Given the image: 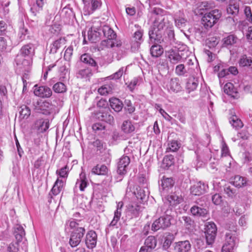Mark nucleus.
Listing matches in <instances>:
<instances>
[{
  "label": "nucleus",
  "instance_id": "1",
  "mask_svg": "<svg viewBox=\"0 0 252 252\" xmlns=\"http://www.w3.org/2000/svg\"><path fill=\"white\" fill-rule=\"evenodd\" d=\"M168 20L162 15H158L156 18L153 25L151 27L149 35L150 40L156 43H161L163 42L162 38V30L167 26Z\"/></svg>",
  "mask_w": 252,
  "mask_h": 252
},
{
  "label": "nucleus",
  "instance_id": "2",
  "mask_svg": "<svg viewBox=\"0 0 252 252\" xmlns=\"http://www.w3.org/2000/svg\"><path fill=\"white\" fill-rule=\"evenodd\" d=\"M73 229L70 235L69 244L72 247L77 246L85 233V229L74 220H68L65 224V231H69Z\"/></svg>",
  "mask_w": 252,
  "mask_h": 252
},
{
  "label": "nucleus",
  "instance_id": "3",
  "mask_svg": "<svg viewBox=\"0 0 252 252\" xmlns=\"http://www.w3.org/2000/svg\"><path fill=\"white\" fill-rule=\"evenodd\" d=\"M171 209H167L165 212V215L156 220L153 223L151 229L157 231L160 229H164L171 225V220L172 217L171 215Z\"/></svg>",
  "mask_w": 252,
  "mask_h": 252
},
{
  "label": "nucleus",
  "instance_id": "4",
  "mask_svg": "<svg viewBox=\"0 0 252 252\" xmlns=\"http://www.w3.org/2000/svg\"><path fill=\"white\" fill-rule=\"evenodd\" d=\"M221 16V12L218 9H214L206 13L202 18V23L206 28H212Z\"/></svg>",
  "mask_w": 252,
  "mask_h": 252
},
{
  "label": "nucleus",
  "instance_id": "5",
  "mask_svg": "<svg viewBox=\"0 0 252 252\" xmlns=\"http://www.w3.org/2000/svg\"><path fill=\"white\" fill-rule=\"evenodd\" d=\"M21 55L16 56L15 61L17 65H26L29 64V62L26 59H23L22 57H32L34 54V48L33 45L32 44H28L23 46L20 50Z\"/></svg>",
  "mask_w": 252,
  "mask_h": 252
},
{
  "label": "nucleus",
  "instance_id": "6",
  "mask_svg": "<svg viewBox=\"0 0 252 252\" xmlns=\"http://www.w3.org/2000/svg\"><path fill=\"white\" fill-rule=\"evenodd\" d=\"M34 109L37 113L50 115L55 110V106L46 100H37L33 103Z\"/></svg>",
  "mask_w": 252,
  "mask_h": 252
},
{
  "label": "nucleus",
  "instance_id": "7",
  "mask_svg": "<svg viewBox=\"0 0 252 252\" xmlns=\"http://www.w3.org/2000/svg\"><path fill=\"white\" fill-rule=\"evenodd\" d=\"M237 233L226 232L225 234V242L222 248L221 252H232L238 239L237 237Z\"/></svg>",
  "mask_w": 252,
  "mask_h": 252
},
{
  "label": "nucleus",
  "instance_id": "8",
  "mask_svg": "<svg viewBox=\"0 0 252 252\" xmlns=\"http://www.w3.org/2000/svg\"><path fill=\"white\" fill-rule=\"evenodd\" d=\"M217 230L216 225L214 222H209L206 225L205 236L207 245H212L214 242Z\"/></svg>",
  "mask_w": 252,
  "mask_h": 252
},
{
  "label": "nucleus",
  "instance_id": "9",
  "mask_svg": "<svg viewBox=\"0 0 252 252\" xmlns=\"http://www.w3.org/2000/svg\"><path fill=\"white\" fill-rule=\"evenodd\" d=\"M163 87L169 92L178 93L182 89L180 80L178 78L165 79Z\"/></svg>",
  "mask_w": 252,
  "mask_h": 252
},
{
  "label": "nucleus",
  "instance_id": "10",
  "mask_svg": "<svg viewBox=\"0 0 252 252\" xmlns=\"http://www.w3.org/2000/svg\"><path fill=\"white\" fill-rule=\"evenodd\" d=\"M84 4V12L85 15H89L101 5L100 0H83Z\"/></svg>",
  "mask_w": 252,
  "mask_h": 252
},
{
  "label": "nucleus",
  "instance_id": "11",
  "mask_svg": "<svg viewBox=\"0 0 252 252\" xmlns=\"http://www.w3.org/2000/svg\"><path fill=\"white\" fill-rule=\"evenodd\" d=\"M33 93L35 95L43 98L50 97L52 94V92L49 87L38 86L37 85L34 86Z\"/></svg>",
  "mask_w": 252,
  "mask_h": 252
},
{
  "label": "nucleus",
  "instance_id": "12",
  "mask_svg": "<svg viewBox=\"0 0 252 252\" xmlns=\"http://www.w3.org/2000/svg\"><path fill=\"white\" fill-rule=\"evenodd\" d=\"M130 163V158L126 156L122 157L118 162L117 172L120 175H124L126 172V168Z\"/></svg>",
  "mask_w": 252,
  "mask_h": 252
},
{
  "label": "nucleus",
  "instance_id": "13",
  "mask_svg": "<svg viewBox=\"0 0 252 252\" xmlns=\"http://www.w3.org/2000/svg\"><path fill=\"white\" fill-rule=\"evenodd\" d=\"M208 188L207 185L200 181L191 187L190 192L194 195H200L206 192Z\"/></svg>",
  "mask_w": 252,
  "mask_h": 252
},
{
  "label": "nucleus",
  "instance_id": "14",
  "mask_svg": "<svg viewBox=\"0 0 252 252\" xmlns=\"http://www.w3.org/2000/svg\"><path fill=\"white\" fill-rule=\"evenodd\" d=\"M97 235L94 231L90 230L86 234L85 243L89 249L94 248L96 244Z\"/></svg>",
  "mask_w": 252,
  "mask_h": 252
},
{
  "label": "nucleus",
  "instance_id": "15",
  "mask_svg": "<svg viewBox=\"0 0 252 252\" xmlns=\"http://www.w3.org/2000/svg\"><path fill=\"white\" fill-rule=\"evenodd\" d=\"M174 20L176 26L179 29L184 28L187 23V20L185 17V15L181 11H179L174 15Z\"/></svg>",
  "mask_w": 252,
  "mask_h": 252
},
{
  "label": "nucleus",
  "instance_id": "16",
  "mask_svg": "<svg viewBox=\"0 0 252 252\" xmlns=\"http://www.w3.org/2000/svg\"><path fill=\"white\" fill-rule=\"evenodd\" d=\"M121 45L122 42L121 41H118L114 39L107 38L101 42L99 48L101 50H104L106 48H113L115 46L120 47Z\"/></svg>",
  "mask_w": 252,
  "mask_h": 252
},
{
  "label": "nucleus",
  "instance_id": "17",
  "mask_svg": "<svg viewBox=\"0 0 252 252\" xmlns=\"http://www.w3.org/2000/svg\"><path fill=\"white\" fill-rule=\"evenodd\" d=\"M174 250L176 252H188L191 248L189 241H179L174 244Z\"/></svg>",
  "mask_w": 252,
  "mask_h": 252
},
{
  "label": "nucleus",
  "instance_id": "18",
  "mask_svg": "<svg viewBox=\"0 0 252 252\" xmlns=\"http://www.w3.org/2000/svg\"><path fill=\"white\" fill-rule=\"evenodd\" d=\"M166 53L171 63L177 64L182 60V58L177 51L170 49Z\"/></svg>",
  "mask_w": 252,
  "mask_h": 252
},
{
  "label": "nucleus",
  "instance_id": "19",
  "mask_svg": "<svg viewBox=\"0 0 252 252\" xmlns=\"http://www.w3.org/2000/svg\"><path fill=\"white\" fill-rule=\"evenodd\" d=\"M13 234L18 242H21L25 237V232L20 224H16L13 228Z\"/></svg>",
  "mask_w": 252,
  "mask_h": 252
},
{
  "label": "nucleus",
  "instance_id": "20",
  "mask_svg": "<svg viewBox=\"0 0 252 252\" xmlns=\"http://www.w3.org/2000/svg\"><path fill=\"white\" fill-rule=\"evenodd\" d=\"M100 29L92 26L88 32V39L92 42H95L98 39L100 33Z\"/></svg>",
  "mask_w": 252,
  "mask_h": 252
},
{
  "label": "nucleus",
  "instance_id": "21",
  "mask_svg": "<svg viewBox=\"0 0 252 252\" xmlns=\"http://www.w3.org/2000/svg\"><path fill=\"white\" fill-rule=\"evenodd\" d=\"M88 185V182L86 177V174L84 172H82L79 175V178L77 180L75 188H77L79 187L80 190L83 191Z\"/></svg>",
  "mask_w": 252,
  "mask_h": 252
},
{
  "label": "nucleus",
  "instance_id": "22",
  "mask_svg": "<svg viewBox=\"0 0 252 252\" xmlns=\"http://www.w3.org/2000/svg\"><path fill=\"white\" fill-rule=\"evenodd\" d=\"M123 205L124 204L122 201H120L117 203V209L114 212V216L113 219L110 223V226H115L117 224L118 221L120 220L122 215V210Z\"/></svg>",
  "mask_w": 252,
  "mask_h": 252
},
{
  "label": "nucleus",
  "instance_id": "23",
  "mask_svg": "<svg viewBox=\"0 0 252 252\" xmlns=\"http://www.w3.org/2000/svg\"><path fill=\"white\" fill-rule=\"evenodd\" d=\"M164 42H162L161 43ZM162 46H167V44H163L159 45L158 44H154L152 45L150 49V53L153 57L158 58L160 57L163 53V49Z\"/></svg>",
  "mask_w": 252,
  "mask_h": 252
},
{
  "label": "nucleus",
  "instance_id": "24",
  "mask_svg": "<svg viewBox=\"0 0 252 252\" xmlns=\"http://www.w3.org/2000/svg\"><path fill=\"white\" fill-rule=\"evenodd\" d=\"M109 102L111 107L117 112H120L124 106L122 101L116 97L110 98Z\"/></svg>",
  "mask_w": 252,
  "mask_h": 252
},
{
  "label": "nucleus",
  "instance_id": "25",
  "mask_svg": "<svg viewBox=\"0 0 252 252\" xmlns=\"http://www.w3.org/2000/svg\"><path fill=\"white\" fill-rule=\"evenodd\" d=\"M135 126L131 121L125 120L123 122L121 126V129L125 134H130L135 130Z\"/></svg>",
  "mask_w": 252,
  "mask_h": 252
},
{
  "label": "nucleus",
  "instance_id": "26",
  "mask_svg": "<svg viewBox=\"0 0 252 252\" xmlns=\"http://www.w3.org/2000/svg\"><path fill=\"white\" fill-rule=\"evenodd\" d=\"M97 118L110 124L114 123L113 116L108 112H100L97 114Z\"/></svg>",
  "mask_w": 252,
  "mask_h": 252
},
{
  "label": "nucleus",
  "instance_id": "27",
  "mask_svg": "<svg viewBox=\"0 0 252 252\" xmlns=\"http://www.w3.org/2000/svg\"><path fill=\"white\" fill-rule=\"evenodd\" d=\"M35 127L40 132H45L49 127V121L39 119L36 121L35 123Z\"/></svg>",
  "mask_w": 252,
  "mask_h": 252
},
{
  "label": "nucleus",
  "instance_id": "28",
  "mask_svg": "<svg viewBox=\"0 0 252 252\" xmlns=\"http://www.w3.org/2000/svg\"><path fill=\"white\" fill-rule=\"evenodd\" d=\"M65 43V40L63 38L55 40L50 46V53L55 54L59 49L62 47Z\"/></svg>",
  "mask_w": 252,
  "mask_h": 252
},
{
  "label": "nucleus",
  "instance_id": "29",
  "mask_svg": "<svg viewBox=\"0 0 252 252\" xmlns=\"http://www.w3.org/2000/svg\"><path fill=\"white\" fill-rule=\"evenodd\" d=\"M190 212L192 215L197 217H205L208 214V211L197 206H193L190 208Z\"/></svg>",
  "mask_w": 252,
  "mask_h": 252
},
{
  "label": "nucleus",
  "instance_id": "30",
  "mask_svg": "<svg viewBox=\"0 0 252 252\" xmlns=\"http://www.w3.org/2000/svg\"><path fill=\"white\" fill-rule=\"evenodd\" d=\"M239 64L240 66L252 68V59L251 57L244 55L241 57Z\"/></svg>",
  "mask_w": 252,
  "mask_h": 252
},
{
  "label": "nucleus",
  "instance_id": "31",
  "mask_svg": "<svg viewBox=\"0 0 252 252\" xmlns=\"http://www.w3.org/2000/svg\"><path fill=\"white\" fill-rule=\"evenodd\" d=\"M80 60L83 63L89 64L91 66H97V64L91 56L88 54H83L80 57Z\"/></svg>",
  "mask_w": 252,
  "mask_h": 252
},
{
  "label": "nucleus",
  "instance_id": "32",
  "mask_svg": "<svg viewBox=\"0 0 252 252\" xmlns=\"http://www.w3.org/2000/svg\"><path fill=\"white\" fill-rule=\"evenodd\" d=\"M114 88L113 84L111 83L106 84L98 89V92L101 95H107L111 94Z\"/></svg>",
  "mask_w": 252,
  "mask_h": 252
},
{
  "label": "nucleus",
  "instance_id": "33",
  "mask_svg": "<svg viewBox=\"0 0 252 252\" xmlns=\"http://www.w3.org/2000/svg\"><path fill=\"white\" fill-rule=\"evenodd\" d=\"M167 201L170 206H173L179 204L182 201V198L181 196L173 193L167 197Z\"/></svg>",
  "mask_w": 252,
  "mask_h": 252
},
{
  "label": "nucleus",
  "instance_id": "34",
  "mask_svg": "<svg viewBox=\"0 0 252 252\" xmlns=\"http://www.w3.org/2000/svg\"><path fill=\"white\" fill-rule=\"evenodd\" d=\"M92 75V72L89 68L81 69L76 74V76L78 78L85 80H89Z\"/></svg>",
  "mask_w": 252,
  "mask_h": 252
},
{
  "label": "nucleus",
  "instance_id": "35",
  "mask_svg": "<svg viewBox=\"0 0 252 252\" xmlns=\"http://www.w3.org/2000/svg\"><path fill=\"white\" fill-rule=\"evenodd\" d=\"M64 182L63 180L57 179L52 189V193L55 195L58 194L62 190Z\"/></svg>",
  "mask_w": 252,
  "mask_h": 252
},
{
  "label": "nucleus",
  "instance_id": "36",
  "mask_svg": "<svg viewBox=\"0 0 252 252\" xmlns=\"http://www.w3.org/2000/svg\"><path fill=\"white\" fill-rule=\"evenodd\" d=\"M108 171V168L104 165L97 164L92 169V172L99 175H105Z\"/></svg>",
  "mask_w": 252,
  "mask_h": 252
},
{
  "label": "nucleus",
  "instance_id": "37",
  "mask_svg": "<svg viewBox=\"0 0 252 252\" xmlns=\"http://www.w3.org/2000/svg\"><path fill=\"white\" fill-rule=\"evenodd\" d=\"M229 123L236 129L242 128L243 124L241 120L236 115H232L229 119Z\"/></svg>",
  "mask_w": 252,
  "mask_h": 252
},
{
  "label": "nucleus",
  "instance_id": "38",
  "mask_svg": "<svg viewBox=\"0 0 252 252\" xmlns=\"http://www.w3.org/2000/svg\"><path fill=\"white\" fill-rule=\"evenodd\" d=\"M46 2V0H36V4L31 8V11L34 16L37 12L42 10L43 6Z\"/></svg>",
  "mask_w": 252,
  "mask_h": 252
},
{
  "label": "nucleus",
  "instance_id": "39",
  "mask_svg": "<svg viewBox=\"0 0 252 252\" xmlns=\"http://www.w3.org/2000/svg\"><path fill=\"white\" fill-rule=\"evenodd\" d=\"M175 237L172 233H166L164 236V242L163 244V248L164 250L168 249L171 244L174 241Z\"/></svg>",
  "mask_w": 252,
  "mask_h": 252
},
{
  "label": "nucleus",
  "instance_id": "40",
  "mask_svg": "<svg viewBox=\"0 0 252 252\" xmlns=\"http://www.w3.org/2000/svg\"><path fill=\"white\" fill-rule=\"evenodd\" d=\"M237 190L229 184H226L223 187L224 193L230 198H233L236 195Z\"/></svg>",
  "mask_w": 252,
  "mask_h": 252
},
{
  "label": "nucleus",
  "instance_id": "41",
  "mask_svg": "<svg viewBox=\"0 0 252 252\" xmlns=\"http://www.w3.org/2000/svg\"><path fill=\"white\" fill-rule=\"evenodd\" d=\"M198 85V82L196 78L192 77L189 79L187 84L186 89L189 90V92L193 91L195 90Z\"/></svg>",
  "mask_w": 252,
  "mask_h": 252
},
{
  "label": "nucleus",
  "instance_id": "42",
  "mask_svg": "<svg viewBox=\"0 0 252 252\" xmlns=\"http://www.w3.org/2000/svg\"><path fill=\"white\" fill-rule=\"evenodd\" d=\"M104 36L109 39H116V34L114 31L108 26H105L102 28Z\"/></svg>",
  "mask_w": 252,
  "mask_h": 252
},
{
  "label": "nucleus",
  "instance_id": "43",
  "mask_svg": "<svg viewBox=\"0 0 252 252\" xmlns=\"http://www.w3.org/2000/svg\"><path fill=\"white\" fill-rule=\"evenodd\" d=\"M157 241L155 237L153 236H149L145 241V246L148 249L152 250L155 248L157 246Z\"/></svg>",
  "mask_w": 252,
  "mask_h": 252
},
{
  "label": "nucleus",
  "instance_id": "44",
  "mask_svg": "<svg viewBox=\"0 0 252 252\" xmlns=\"http://www.w3.org/2000/svg\"><path fill=\"white\" fill-rule=\"evenodd\" d=\"M19 112L21 119H27L31 115V109L25 105H23L19 108Z\"/></svg>",
  "mask_w": 252,
  "mask_h": 252
},
{
  "label": "nucleus",
  "instance_id": "45",
  "mask_svg": "<svg viewBox=\"0 0 252 252\" xmlns=\"http://www.w3.org/2000/svg\"><path fill=\"white\" fill-rule=\"evenodd\" d=\"M227 13L229 14L237 15L239 11V5L237 3H230L226 9Z\"/></svg>",
  "mask_w": 252,
  "mask_h": 252
},
{
  "label": "nucleus",
  "instance_id": "46",
  "mask_svg": "<svg viewBox=\"0 0 252 252\" xmlns=\"http://www.w3.org/2000/svg\"><path fill=\"white\" fill-rule=\"evenodd\" d=\"M161 186L163 189H168L173 187L174 182L171 178H164L161 180Z\"/></svg>",
  "mask_w": 252,
  "mask_h": 252
},
{
  "label": "nucleus",
  "instance_id": "47",
  "mask_svg": "<svg viewBox=\"0 0 252 252\" xmlns=\"http://www.w3.org/2000/svg\"><path fill=\"white\" fill-rule=\"evenodd\" d=\"M247 181L245 178L239 175L235 176L233 181V185L238 188H241L246 185Z\"/></svg>",
  "mask_w": 252,
  "mask_h": 252
},
{
  "label": "nucleus",
  "instance_id": "48",
  "mask_svg": "<svg viewBox=\"0 0 252 252\" xmlns=\"http://www.w3.org/2000/svg\"><path fill=\"white\" fill-rule=\"evenodd\" d=\"M237 38L234 35H229L223 39V44L225 46L232 45L236 43Z\"/></svg>",
  "mask_w": 252,
  "mask_h": 252
},
{
  "label": "nucleus",
  "instance_id": "49",
  "mask_svg": "<svg viewBox=\"0 0 252 252\" xmlns=\"http://www.w3.org/2000/svg\"><path fill=\"white\" fill-rule=\"evenodd\" d=\"M54 91L57 93H63L66 91V87L64 83L57 82L53 87Z\"/></svg>",
  "mask_w": 252,
  "mask_h": 252
},
{
  "label": "nucleus",
  "instance_id": "50",
  "mask_svg": "<svg viewBox=\"0 0 252 252\" xmlns=\"http://www.w3.org/2000/svg\"><path fill=\"white\" fill-rule=\"evenodd\" d=\"M224 92L229 95H233L236 93L233 84L230 82L227 83L224 86Z\"/></svg>",
  "mask_w": 252,
  "mask_h": 252
},
{
  "label": "nucleus",
  "instance_id": "51",
  "mask_svg": "<svg viewBox=\"0 0 252 252\" xmlns=\"http://www.w3.org/2000/svg\"><path fill=\"white\" fill-rule=\"evenodd\" d=\"M125 109L128 113L131 114L133 113L135 110V107L132 105L131 101L128 99H125L124 101Z\"/></svg>",
  "mask_w": 252,
  "mask_h": 252
},
{
  "label": "nucleus",
  "instance_id": "52",
  "mask_svg": "<svg viewBox=\"0 0 252 252\" xmlns=\"http://www.w3.org/2000/svg\"><path fill=\"white\" fill-rule=\"evenodd\" d=\"M187 73V70L183 64L177 65L175 68V73L178 76H184Z\"/></svg>",
  "mask_w": 252,
  "mask_h": 252
},
{
  "label": "nucleus",
  "instance_id": "53",
  "mask_svg": "<svg viewBox=\"0 0 252 252\" xmlns=\"http://www.w3.org/2000/svg\"><path fill=\"white\" fill-rule=\"evenodd\" d=\"M182 219L184 221V225L188 229H190L193 226L194 221L191 219L189 217L184 216Z\"/></svg>",
  "mask_w": 252,
  "mask_h": 252
},
{
  "label": "nucleus",
  "instance_id": "54",
  "mask_svg": "<svg viewBox=\"0 0 252 252\" xmlns=\"http://www.w3.org/2000/svg\"><path fill=\"white\" fill-rule=\"evenodd\" d=\"M180 146L177 141L173 140L168 144V147L167 150L168 151L175 152L178 150Z\"/></svg>",
  "mask_w": 252,
  "mask_h": 252
},
{
  "label": "nucleus",
  "instance_id": "55",
  "mask_svg": "<svg viewBox=\"0 0 252 252\" xmlns=\"http://www.w3.org/2000/svg\"><path fill=\"white\" fill-rule=\"evenodd\" d=\"M19 243L18 241L11 243L7 247V251L8 252H18L19 249Z\"/></svg>",
  "mask_w": 252,
  "mask_h": 252
},
{
  "label": "nucleus",
  "instance_id": "56",
  "mask_svg": "<svg viewBox=\"0 0 252 252\" xmlns=\"http://www.w3.org/2000/svg\"><path fill=\"white\" fill-rule=\"evenodd\" d=\"M134 193L137 198L138 199H140L141 201L144 200L146 196L145 191L140 188L139 189H137L136 192H134Z\"/></svg>",
  "mask_w": 252,
  "mask_h": 252
},
{
  "label": "nucleus",
  "instance_id": "57",
  "mask_svg": "<svg viewBox=\"0 0 252 252\" xmlns=\"http://www.w3.org/2000/svg\"><path fill=\"white\" fill-rule=\"evenodd\" d=\"M73 53V47L72 46L68 47L65 51L64 55V59L66 61H70Z\"/></svg>",
  "mask_w": 252,
  "mask_h": 252
},
{
  "label": "nucleus",
  "instance_id": "58",
  "mask_svg": "<svg viewBox=\"0 0 252 252\" xmlns=\"http://www.w3.org/2000/svg\"><path fill=\"white\" fill-rule=\"evenodd\" d=\"M67 166H65L61 169L57 170L56 173L58 174L60 177L65 178L67 176Z\"/></svg>",
  "mask_w": 252,
  "mask_h": 252
},
{
  "label": "nucleus",
  "instance_id": "59",
  "mask_svg": "<svg viewBox=\"0 0 252 252\" xmlns=\"http://www.w3.org/2000/svg\"><path fill=\"white\" fill-rule=\"evenodd\" d=\"M143 36V32L141 30H138L135 32L134 33L133 38L136 41L137 46L139 44L138 41H140L142 40Z\"/></svg>",
  "mask_w": 252,
  "mask_h": 252
},
{
  "label": "nucleus",
  "instance_id": "60",
  "mask_svg": "<svg viewBox=\"0 0 252 252\" xmlns=\"http://www.w3.org/2000/svg\"><path fill=\"white\" fill-rule=\"evenodd\" d=\"M212 200L215 205H219L222 201V197L219 194H215L212 197Z\"/></svg>",
  "mask_w": 252,
  "mask_h": 252
},
{
  "label": "nucleus",
  "instance_id": "61",
  "mask_svg": "<svg viewBox=\"0 0 252 252\" xmlns=\"http://www.w3.org/2000/svg\"><path fill=\"white\" fill-rule=\"evenodd\" d=\"M7 46V41L6 38L3 37H0V51L5 50Z\"/></svg>",
  "mask_w": 252,
  "mask_h": 252
},
{
  "label": "nucleus",
  "instance_id": "62",
  "mask_svg": "<svg viewBox=\"0 0 252 252\" xmlns=\"http://www.w3.org/2000/svg\"><path fill=\"white\" fill-rule=\"evenodd\" d=\"M123 73H124V67H121V68L119 69V70L118 71H117L116 72L114 73L113 75H111L110 77L112 79H119V78H120L122 77Z\"/></svg>",
  "mask_w": 252,
  "mask_h": 252
},
{
  "label": "nucleus",
  "instance_id": "63",
  "mask_svg": "<svg viewBox=\"0 0 252 252\" xmlns=\"http://www.w3.org/2000/svg\"><path fill=\"white\" fill-rule=\"evenodd\" d=\"M173 159L172 156L166 157L163 158V163L166 164V167H169L173 164Z\"/></svg>",
  "mask_w": 252,
  "mask_h": 252
},
{
  "label": "nucleus",
  "instance_id": "64",
  "mask_svg": "<svg viewBox=\"0 0 252 252\" xmlns=\"http://www.w3.org/2000/svg\"><path fill=\"white\" fill-rule=\"evenodd\" d=\"M226 228L228 229V232H232L234 233V232L236 233L237 227L235 225V223L231 222L230 223H228L226 225Z\"/></svg>",
  "mask_w": 252,
  "mask_h": 252
}]
</instances>
